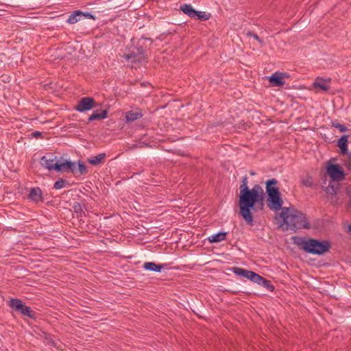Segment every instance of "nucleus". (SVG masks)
<instances>
[{"label": "nucleus", "mask_w": 351, "mask_h": 351, "mask_svg": "<svg viewBox=\"0 0 351 351\" xmlns=\"http://www.w3.org/2000/svg\"><path fill=\"white\" fill-rule=\"evenodd\" d=\"M248 178L245 176L241 179L239 186V206L240 215L247 224H253L252 211L263 210L265 206V193L262 186L254 184L252 189L248 187Z\"/></svg>", "instance_id": "nucleus-1"}, {"label": "nucleus", "mask_w": 351, "mask_h": 351, "mask_svg": "<svg viewBox=\"0 0 351 351\" xmlns=\"http://www.w3.org/2000/svg\"><path fill=\"white\" fill-rule=\"evenodd\" d=\"M293 243L305 252L314 255H322L328 252L331 247V243L328 240H318L316 239H304L293 237Z\"/></svg>", "instance_id": "nucleus-2"}, {"label": "nucleus", "mask_w": 351, "mask_h": 351, "mask_svg": "<svg viewBox=\"0 0 351 351\" xmlns=\"http://www.w3.org/2000/svg\"><path fill=\"white\" fill-rule=\"evenodd\" d=\"M278 184V181L276 178L269 179L265 182L267 206L274 212L279 211L284 203Z\"/></svg>", "instance_id": "nucleus-3"}, {"label": "nucleus", "mask_w": 351, "mask_h": 351, "mask_svg": "<svg viewBox=\"0 0 351 351\" xmlns=\"http://www.w3.org/2000/svg\"><path fill=\"white\" fill-rule=\"evenodd\" d=\"M122 57L134 64L132 67H139L147 62V58L142 46H131L128 49V52L123 53Z\"/></svg>", "instance_id": "nucleus-4"}, {"label": "nucleus", "mask_w": 351, "mask_h": 351, "mask_svg": "<svg viewBox=\"0 0 351 351\" xmlns=\"http://www.w3.org/2000/svg\"><path fill=\"white\" fill-rule=\"evenodd\" d=\"M286 228L285 230H291L296 231L299 229H310L311 225L308 223L306 216L302 212L294 210L291 213L288 224H285Z\"/></svg>", "instance_id": "nucleus-5"}, {"label": "nucleus", "mask_w": 351, "mask_h": 351, "mask_svg": "<svg viewBox=\"0 0 351 351\" xmlns=\"http://www.w3.org/2000/svg\"><path fill=\"white\" fill-rule=\"evenodd\" d=\"M8 305L11 308L20 312L22 315L33 319H36V313L30 307L23 304L20 299L12 298L9 300Z\"/></svg>", "instance_id": "nucleus-6"}, {"label": "nucleus", "mask_w": 351, "mask_h": 351, "mask_svg": "<svg viewBox=\"0 0 351 351\" xmlns=\"http://www.w3.org/2000/svg\"><path fill=\"white\" fill-rule=\"evenodd\" d=\"M326 173L332 181H341L345 178L344 171L338 164L328 165L326 167Z\"/></svg>", "instance_id": "nucleus-7"}, {"label": "nucleus", "mask_w": 351, "mask_h": 351, "mask_svg": "<svg viewBox=\"0 0 351 351\" xmlns=\"http://www.w3.org/2000/svg\"><path fill=\"white\" fill-rule=\"evenodd\" d=\"M97 103L93 97H85L78 101L75 109L80 112H84L97 107Z\"/></svg>", "instance_id": "nucleus-8"}, {"label": "nucleus", "mask_w": 351, "mask_h": 351, "mask_svg": "<svg viewBox=\"0 0 351 351\" xmlns=\"http://www.w3.org/2000/svg\"><path fill=\"white\" fill-rule=\"evenodd\" d=\"M231 270L234 274L239 276L244 277L247 279L250 280L253 282L257 283L258 280L261 278V275L255 273L253 271L243 269L239 267H233Z\"/></svg>", "instance_id": "nucleus-9"}, {"label": "nucleus", "mask_w": 351, "mask_h": 351, "mask_svg": "<svg viewBox=\"0 0 351 351\" xmlns=\"http://www.w3.org/2000/svg\"><path fill=\"white\" fill-rule=\"evenodd\" d=\"M53 170L58 172H71L75 173L77 171V166L75 162L63 160L62 162L56 161Z\"/></svg>", "instance_id": "nucleus-10"}, {"label": "nucleus", "mask_w": 351, "mask_h": 351, "mask_svg": "<svg viewBox=\"0 0 351 351\" xmlns=\"http://www.w3.org/2000/svg\"><path fill=\"white\" fill-rule=\"evenodd\" d=\"M56 156L52 154L47 153L40 158V165L43 167L47 169L49 171L53 169L56 165Z\"/></svg>", "instance_id": "nucleus-11"}, {"label": "nucleus", "mask_w": 351, "mask_h": 351, "mask_svg": "<svg viewBox=\"0 0 351 351\" xmlns=\"http://www.w3.org/2000/svg\"><path fill=\"white\" fill-rule=\"evenodd\" d=\"M28 198L35 203L43 201V192L39 187H34L30 189Z\"/></svg>", "instance_id": "nucleus-12"}, {"label": "nucleus", "mask_w": 351, "mask_h": 351, "mask_svg": "<svg viewBox=\"0 0 351 351\" xmlns=\"http://www.w3.org/2000/svg\"><path fill=\"white\" fill-rule=\"evenodd\" d=\"M281 72H276L269 77V82L274 86H282L285 84Z\"/></svg>", "instance_id": "nucleus-13"}, {"label": "nucleus", "mask_w": 351, "mask_h": 351, "mask_svg": "<svg viewBox=\"0 0 351 351\" xmlns=\"http://www.w3.org/2000/svg\"><path fill=\"white\" fill-rule=\"evenodd\" d=\"M143 114L139 109L131 110L125 112V120L127 122H133L142 118Z\"/></svg>", "instance_id": "nucleus-14"}, {"label": "nucleus", "mask_w": 351, "mask_h": 351, "mask_svg": "<svg viewBox=\"0 0 351 351\" xmlns=\"http://www.w3.org/2000/svg\"><path fill=\"white\" fill-rule=\"evenodd\" d=\"M348 136L343 135L337 141V146L339 147L341 154L346 155L348 154Z\"/></svg>", "instance_id": "nucleus-15"}, {"label": "nucleus", "mask_w": 351, "mask_h": 351, "mask_svg": "<svg viewBox=\"0 0 351 351\" xmlns=\"http://www.w3.org/2000/svg\"><path fill=\"white\" fill-rule=\"evenodd\" d=\"M108 116V110H102L100 112L98 110L94 111L93 113L89 116L88 120V122H91L95 120H101L104 119Z\"/></svg>", "instance_id": "nucleus-16"}, {"label": "nucleus", "mask_w": 351, "mask_h": 351, "mask_svg": "<svg viewBox=\"0 0 351 351\" xmlns=\"http://www.w3.org/2000/svg\"><path fill=\"white\" fill-rule=\"evenodd\" d=\"M228 232H219L208 237V240L210 243H219L226 239Z\"/></svg>", "instance_id": "nucleus-17"}, {"label": "nucleus", "mask_w": 351, "mask_h": 351, "mask_svg": "<svg viewBox=\"0 0 351 351\" xmlns=\"http://www.w3.org/2000/svg\"><path fill=\"white\" fill-rule=\"evenodd\" d=\"M281 212L278 214L279 217L282 218L281 226L288 224L289 217H291L290 208L288 207H283L280 208Z\"/></svg>", "instance_id": "nucleus-18"}, {"label": "nucleus", "mask_w": 351, "mask_h": 351, "mask_svg": "<svg viewBox=\"0 0 351 351\" xmlns=\"http://www.w3.org/2000/svg\"><path fill=\"white\" fill-rule=\"evenodd\" d=\"M81 14H83L82 11L80 10H75L69 16L66 22L69 24L73 25L81 20Z\"/></svg>", "instance_id": "nucleus-19"}, {"label": "nucleus", "mask_w": 351, "mask_h": 351, "mask_svg": "<svg viewBox=\"0 0 351 351\" xmlns=\"http://www.w3.org/2000/svg\"><path fill=\"white\" fill-rule=\"evenodd\" d=\"M325 191L331 195L330 202L332 204H337V199H336L337 187H335L331 182L328 186L326 187Z\"/></svg>", "instance_id": "nucleus-20"}, {"label": "nucleus", "mask_w": 351, "mask_h": 351, "mask_svg": "<svg viewBox=\"0 0 351 351\" xmlns=\"http://www.w3.org/2000/svg\"><path fill=\"white\" fill-rule=\"evenodd\" d=\"M143 267L146 270L160 272L163 266L162 265L156 264L154 262H146L143 264Z\"/></svg>", "instance_id": "nucleus-21"}, {"label": "nucleus", "mask_w": 351, "mask_h": 351, "mask_svg": "<svg viewBox=\"0 0 351 351\" xmlns=\"http://www.w3.org/2000/svg\"><path fill=\"white\" fill-rule=\"evenodd\" d=\"M180 11L186 14L190 18L193 17V14H196L195 10L191 4H183L180 7Z\"/></svg>", "instance_id": "nucleus-22"}, {"label": "nucleus", "mask_w": 351, "mask_h": 351, "mask_svg": "<svg viewBox=\"0 0 351 351\" xmlns=\"http://www.w3.org/2000/svg\"><path fill=\"white\" fill-rule=\"evenodd\" d=\"M258 285L263 286L264 288H265L267 290L269 291H274L275 289V287L271 283V281L269 280H267L266 278H263V276H261L259 280H258L257 283Z\"/></svg>", "instance_id": "nucleus-23"}, {"label": "nucleus", "mask_w": 351, "mask_h": 351, "mask_svg": "<svg viewBox=\"0 0 351 351\" xmlns=\"http://www.w3.org/2000/svg\"><path fill=\"white\" fill-rule=\"evenodd\" d=\"M313 86L324 91H327L330 88V86L325 82V80L319 77L315 80Z\"/></svg>", "instance_id": "nucleus-24"}, {"label": "nucleus", "mask_w": 351, "mask_h": 351, "mask_svg": "<svg viewBox=\"0 0 351 351\" xmlns=\"http://www.w3.org/2000/svg\"><path fill=\"white\" fill-rule=\"evenodd\" d=\"M106 155L105 153L99 154L88 160V162L92 165H98L101 163Z\"/></svg>", "instance_id": "nucleus-25"}, {"label": "nucleus", "mask_w": 351, "mask_h": 351, "mask_svg": "<svg viewBox=\"0 0 351 351\" xmlns=\"http://www.w3.org/2000/svg\"><path fill=\"white\" fill-rule=\"evenodd\" d=\"M196 14H193V17L192 19L199 20L202 21H207L210 17V14L207 13L206 12L197 11L195 10Z\"/></svg>", "instance_id": "nucleus-26"}, {"label": "nucleus", "mask_w": 351, "mask_h": 351, "mask_svg": "<svg viewBox=\"0 0 351 351\" xmlns=\"http://www.w3.org/2000/svg\"><path fill=\"white\" fill-rule=\"evenodd\" d=\"M301 184L306 187L312 188L313 186L312 176L307 174L306 176L303 177L301 179Z\"/></svg>", "instance_id": "nucleus-27"}, {"label": "nucleus", "mask_w": 351, "mask_h": 351, "mask_svg": "<svg viewBox=\"0 0 351 351\" xmlns=\"http://www.w3.org/2000/svg\"><path fill=\"white\" fill-rule=\"evenodd\" d=\"M67 184V181L65 180H62V179H60L59 180H57L54 184H53V188L56 190H59V189H61L62 188H64L66 184Z\"/></svg>", "instance_id": "nucleus-28"}, {"label": "nucleus", "mask_w": 351, "mask_h": 351, "mask_svg": "<svg viewBox=\"0 0 351 351\" xmlns=\"http://www.w3.org/2000/svg\"><path fill=\"white\" fill-rule=\"evenodd\" d=\"M247 36L253 37L255 40H256L260 43L261 47L265 45V42L263 41V40L261 39L256 34H255L252 32H248L247 33Z\"/></svg>", "instance_id": "nucleus-29"}, {"label": "nucleus", "mask_w": 351, "mask_h": 351, "mask_svg": "<svg viewBox=\"0 0 351 351\" xmlns=\"http://www.w3.org/2000/svg\"><path fill=\"white\" fill-rule=\"evenodd\" d=\"M331 125L332 127L337 128L340 132H343L348 130V128L346 125L340 124L337 121H332Z\"/></svg>", "instance_id": "nucleus-30"}, {"label": "nucleus", "mask_w": 351, "mask_h": 351, "mask_svg": "<svg viewBox=\"0 0 351 351\" xmlns=\"http://www.w3.org/2000/svg\"><path fill=\"white\" fill-rule=\"evenodd\" d=\"M78 171L80 175H84L87 173L86 166L80 161L78 162Z\"/></svg>", "instance_id": "nucleus-31"}, {"label": "nucleus", "mask_w": 351, "mask_h": 351, "mask_svg": "<svg viewBox=\"0 0 351 351\" xmlns=\"http://www.w3.org/2000/svg\"><path fill=\"white\" fill-rule=\"evenodd\" d=\"M82 14H81L80 16L81 18L82 16L85 17V18H87V19H93V20H95L96 19V16H94L93 14H92L90 12H82Z\"/></svg>", "instance_id": "nucleus-32"}, {"label": "nucleus", "mask_w": 351, "mask_h": 351, "mask_svg": "<svg viewBox=\"0 0 351 351\" xmlns=\"http://www.w3.org/2000/svg\"><path fill=\"white\" fill-rule=\"evenodd\" d=\"M73 208L75 213H81L82 211V208L80 203H75L73 206Z\"/></svg>", "instance_id": "nucleus-33"}, {"label": "nucleus", "mask_w": 351, "mask_h": 351, "mask_svg": "<svg viewBox=\"0 0 351 351\" xmlns=\"http://www.w3.org/2000/svg\"><path fill=\"white\" fill-rule=\"evenodd\" d=\"M33 134V136H34V137H37V136H40V135H41V133H40V132H38V131H36V132H33V134Z\"/></svg>", "instance_id": "nucleus-34"}, {"label": "nucleus", "mask_w": 351, "mask_h": 351, "mask_svg": "<svg viewBox=\"0 0 351 351\" xmlns=\"http://www.w3.org/2000/svg\"><path fill=\"white\" fill-rule=\"evenodd\" d=\"M176 154L181 156H186V154H184L183 152H181L180 150H177Z\"/></svg>", "instance_id": "nucleus-35"}, {"label": "nucleus", "mask_w": 351, "mask_h": 351, "mask_svg": "<svg viewBox=\"0 0 351 351\" xmlns=\"http://www.w3.org/2000/svg\"><path fill=\"white\" fill-rule=\"evenodd\" d=\"M282 75H283V79L285 78V77H289V75L287 73H282Z\"/></svg>", "instance_id": "nucleus-36"}, {"label": "nucleus", "mask_w": 351, "mask_h": 351, "mask_svg": "<svg viewBox=\"0 0 351 351\" xmlns=\"http://www.w3.org/2000/svg\"><path fill=\"white\" fill-rule=\"evenodd\" d=\"M348 232L351 234V223L348 227Z\"/></svg>", "instance_id": "nucleus-37"}, {"label": "nucleus", "mask_w": 351, "mask_h": 351, "mask_svg": "<svg viewBox=\"0 0 351 351\" xmlns=\"http://www.w3.org/2000/svg\"><path fill=\"white\" fill-rule=\"evenodd\" d=\"M231 292L234 294L238 293L239 292H242L241 291H231Z\"/></svg>", "instance_id": "nucleus-38"}, {"label": "nucleus", "mask_w": 351, "mask_h": 351, "mask_svg": "<svg viewBox=\"0 0 351 351\" xmlns=\"http://www.w3.org/2000/svg\"><path fill=\"white\" fill-rule=\"evenodd\" d=\"M250 173L251 176H254L256 174L255 172L252 171H250Z\"/></svg>", "instance_id": "nucleus-39"}, {"label": "nucleus", "mask_w": 351, "mask_h": 351, "mask_svg": "<svg viewBox=\"0 0 351 351\" xmlns=\"http://www.w3.org/2000/svg\"><path fill=\"white\" fill-rule=\"evenodd\" d=\"M350 204H351V196H350Z\"/></svg>", "instance_id": "nucleus-40"}]
</instances>
